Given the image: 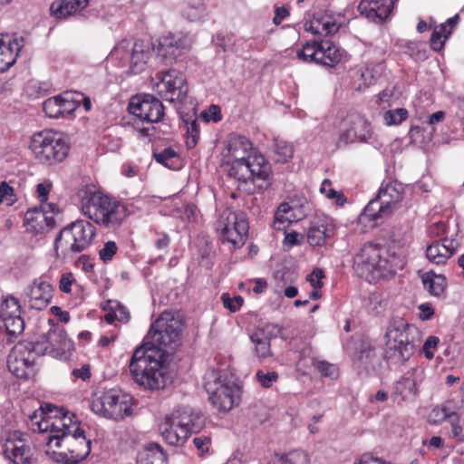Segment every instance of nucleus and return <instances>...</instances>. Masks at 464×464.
I'll list each match as a JSON object with an SVG mask.
<instances>
[{
	"mask_svg": "<svg viewBox=\"0 0 464 464\" xmlns=\"http://www.w3.org/2000/svg\"><path fill=\"white\" fill-rule=\"evenodd\" d=\"M252 144L245 136L231 135L228 140L227 149L233 161H245L248 159L247 153L251 150Z\"/></svg>",
	"mask_w": 464,
	"mask_h": 464,
	"instance_id": "c85d7f7f",
	"label": "nucleus"
},
{
	"mask_svg": "<svg viewBox=\"0 0 464 464\" xmlns=\"http://www.w3.org/2000/svg\"><path fill=\"white\" fill-rule=\"evenodd\" d=\"M167 417L174 421L175 426H179L185 430L188 436L199 428L197 421L200 419V416L198 413L194 412L190 407H181Z\"/></svg>",
	"mask_w": 464,
	"mask_h": 464,
	"instance_id": "b1692460",
	"label": "nucleus"
},
{
	"mask_svg": "<svg viewBox=\"0 0 464 464\" xmlns=\"http://www.w3.org/2000/svg\"><path fill=\"white\" fill-rule=\"evenodd\" d=\"M5 332L10 336H17L24 329V321L21 314L2 320Z\"/></svg>",
	"mask_w": 464,
	"mask_h": 464,
	"instance_id": "ea45409f",
	"label": "nucleus"
},
{
	"mask_svg": "<svg viewBox=\"0 0 464 464\" xmlns=\"http://www.w3.org/2000/svg\"><path fill=\"white\" fill-rule=\"evenodd\" d=\"M424 288L432 295L440 296L445 289V277L425 274L422 276Z\"/></svg>",
	"mask_w": 464,
	"mask_h": 464,
	"instance_id": "72a5a7b5",
	"label": "nucleus"
},
{
	"mask_svg": "<svg viewBox=\"0 0 464 464\" xmlns=\"http://www.w3.org/2000/svg\"><path fill=\"white\" fill-rule=\"evenodd\" d=\"M408 111L404 108L389 110L384 112L383 120L389 126L399 125L408 118Z\"/></svg>",
	"mask_w": 464,
	"mask_h": 464,
	"instance_id": "79ce46f5",
	"label": "nucleus"
},
{
	"mask_svg": "<svg viewBox=\"0 0 464 464\" xmlns=\"http://www.w3.org/2000/svg\"><path fill=\"white\" fill-rule=\"evenodd\" d=\"M248 223L245 214L225 209L218 220L217 230L223 242H227L235 248L241 247L246 239Z\"/></svg>",
	"mask_w": 464,
	"mask_h": 464,
	"instance_id": "f8f14e48",
	"label": "nucleus"
},
{
	"mask_svg": "<svg viewBox=\"0 0 464 464\" xmlns=\"http://www.w3.org/2000/svg\"><path fill=\"white\" fill-rule=\"evenodd\" d=\"M21 314V306L14 296L5 298L0 305V319L5 320Z\"/></svg>",
	"mask_w": 464,
	"mask_h": 464,
	"instance_id": "4c0bfd02",
	"label": "nucleus"
},
{
	"mask_svg": "<svg viewBox=\"0 0 464 464\" xmlns=\"http://www.w3.org/2000/svg\"><path fill=\"white\" fill-rule=\"evenodd\" d=\"M416 329L401 317L393 318L387 328L386 338L392 343L404 344L405 354L408 355L410 346H415L413 333Z\"/></svg>",
	"mask_w": 464,
	"mask_h": 464,
	"instance_id": "a211bd4d",
	"label": "nucleus"
},
{
	"mask_svg": "<svg viewBox=\"0 0 464 464\" xmlns=\"http://www.w3.org/2000/svg\"><path fill=\"white\" fill-rule=\"evenodd\" d=\"M304 30L313 34H321V20L319 14H314L313 20L304 23Z\"/></svg>",
	"mask_w": 464,
	"mask_h": 464,
	"instance_id": "052dcab7",
	"label": "nucleus"
},
{
	"mask_svg": "<svg viewBox=\"0 0 464 464\" xmlns=\"http://www.w3.org/2000/svg\"><path fill=\"white\" fill-rule=\"evenodd\" d=\"M132 44L133 42L130 40L121 41L111 51V56L122 61L130 60Z\"/></svg>",
	"mask_w": 464,
	"mask_h": 464,
	"instance_id": "c03bdc74",
	"label": "nucleus"
},
{
	"mask_svg": "<svg viewBox=\"0 0 464 464\" xmlns=\"http://www.w3.org/2000/svg\"><path fill=\"white\" fill-rule=\"evenodd\" d=\"M372 137L371 123L362 117H355L350 126L341 133L337 146L342 147L353 142H368Z\"/></svg>",
	"mask_w": 464,
	"mask_h": 464,
	"instance_id": "f3484780",
	"label": "nucleus"
},
{
	"mask_svg": "<svg viewBox=\"0 0 464 464\" xmlns=\"http://www.w3.org/2000/svg\"><path fill=\"white\" fill-rule=\"evenodd\" d=\"M193 443L197 450H198V454L203 455L204 453L208 451L210 439L206 436L196 437L193 439Z\"/></svg>",
	"mask_w": 464,
	"mask_h": 464,
	"instance_id": "0e129e2a",
	"label": "nucleus"
},
{
	"mask_svg": "<svg viewBox=\"0 0 464 464\" xmlns=\"http://www.w3.org/2000/svg\"><path fill=\"white\" fill-rule=\"evenodd\" d=\"M76 283L73 275L71 272L64 273L59 280V289L61 292L69 294L72 292V285Z\"/></svg>",
	"mask_w": 464,
	"mask_h": 464,
	"instance_id": "864d4df0",
	"label": "nucleus"
},
{
	"mask_svg": "<svg viewBox=\"0 0 464 464\" xmlns=\"http://www.w3.org/2000/svg\"><path fill=\"white\" fill-rule=\"evenodd\" d=\"M334 226L328 220L314 224L307 231V242L314 246H324L326 239L334 236Z\"/></svg>",
	"mask_w": 464,
	"mask_h": 464,
	"instance_id": "cd10ccee",
	"label": "nucleus"
},
{
	"mask_svg": "<svg viewBox=\"0 0 464 464\" xmlns=\"http://www.w3.org/2000/svg\"><path fill=\"white\" fill-rule=\"evenodd\" d=\"M404 187L398 181L382 183L374 198L370 200L361 214L362 221H377L390 218L401 206Z\"/></svg>",
	"mask_w": 464,
	"mask_h": 464,
	"instance_id": "6e6552de",
	"label": "nucleus"
},
{
	"mask_svg": "<svg viewBox=\"0 0 464 464\" xmlns=\"http://www.w3.org/2000/svg\"><path fill=\"white\" fill-rule=\"evenodd\" d=\"M25 345L35 355L50 354L53 357H58L70 348L71 342L67 339L63 329L53 325L45 334L41 335L35 341L25 342Z\"/></svg>",
	"mask_w": 464,
	"mask_h": 464,
	"instance_id": "ddd939ff",
	"label": "nucleus"
},
{
	"mask_svg": "<svg viewBox=\"0 0 464 464\" xmlns=\"http://www.w3.org/2000/svg\"><path fill=\"white\" fill-rule=\"evenodd\" d=\"M51 188L52 184L48 181L37 184L36 192L41 203H44L47 201Z\"/></svg>",
	"mask_w": 464,
	"mask_h": 464,
	"instance_id": "69168bd1",
	"label": "nucleus"
},
{
	"mask_svg": "<svg viewBox=\"0 0 464 464\" xmlns=\"http://www.w3.org/2000/svg\"><path fill=\"white\" fill-rule=\"evenodd\" d=\"M321 50V42L307 43L302 50L297 52V57L304 62L315 63L319 64V60L323 57Z\"/></svg>",
	"mask_w": 464,
	"mask_h": 464,
	"instance_id": "473e14b6",
	"label": "nucleus"
},
{
	"mask_svg": "<svg viewBox=\"0 0 464 464\" xmlns=\"http://www.w3.org/2000/svg\"><path fill=\"white\" fill-rule=\"evenodd\" d=\"M58 99L61 100L60 105L63 116L65 113H70L76 109V105L72 102L70 92H64L62 95H58Z\"/></svg>",
	"mask_w": 464,
	"mask_h": 464,
	"instance_id": "6e6d98bb",
	"label": "nucleus"
},
{
	"mask_svg": "<svg viewBox=\"0 0 464 464\" xmlns=\"http://www.w3.org/2000/svg\"><path fill=\"white\" fill-rule=\"evenodd\" d=\"M321 50L324 55L322 59L319 60V64L334 67L342 59L343 51L332 42L322 41Z\"/></svg>",
	"mask_w": 464,
	"mask_h": 464,
	"instance_id": "2f4dec72",
	"label": "nucleus"
},
{
	"mask_svg": "<svg viewBox=\"0 0 464 464\" xmlns=\"http://www.w3.org/2000/svg\"><path fill=\"white\" fill-rule=\"evenodd\" d=\"M0 445L5 457L14 464H29L31 462V450L25 444L23 434L19 430L2 428Z\"/></svg>",
	"mask_w": 464,
	"mask_h": 464,
	"instance_id": "4468645a",
	"label": "nucleus"
},
{
	"mask_svg": "<svg viewBox=\"0 0 464 464\" xmlns=\"http://www.w3.org/2000/svg\"><path fill=\"white\" fill-rule=\"evenodd\" d=\"M118 246L114 241H108L104 244L103 247L99 251L100 258L107 263L111 261L113 256L117 253Z\"/></svg>",
	"mask_w": 464,
	"mask_h": 464,
	"instance_id": "603ef678",
	"label": "nucleus"
},
{
	"mask_svg": "<svg viewBox=\"0 0 464 464\" xmlns=\"http://www.w3.org/2000/svg\"><path fill=\"white\" fill-rule=\"evenodd\" d=\"M34 354L35 353L25 345V342L19 343L8 355V370L17 378L26 377V369L34 363Z\"/></svg>",
	"mask_w": 464,
	"mask_h": 464,
	"instance_id": "dca6fc26",
	"label": "nucleus"
},
{
	"mask_svg": "<svg viewBox=\"0 0 464 464\" xmlns=\"http://www.w3.org/2000/svg\"><path fill=\"white\" fill-rule=\"evenodd\" d=\"M44 417L37 422L41 432L50 430L48 445L54 442L55 447L67 450L61 459L66 464H76L87 458L91 452V440H87L84 430L72 425V419L64 409L52 404L41 407Z\"/></svg>",
	"mask_w": 464,
	"mask_h": 464,
	"instance_id": "f03ea898",
	"label": "nucleus"
},
{
	"mask_svg": "<svg viewBox=\"0 0 464 464\" xmlns=\"http://www.w3.org/2000/svg\"><path fill=\"white\" fill-rule=\"evenodd\" d=\"M190 41L180 34H168L159 40V52L162 56L177 57L183 51L189 49Z\"/></svg>",
	"mask_w": 464,
	"mask_h": 464,
	"instance_id": "4be33fe9",
	"label": "nucleus"
},
{
	"mask_svg": "<svg viewBox=\"0 0 464 464\" xmlns=\"http://www.w3.org/2000/svg\"><path fill=\"white\" fill-rule=\"evenodd\" d=\"M405 265L404 257L391 246L368 242L353 257L354 272L369 283L390 279Z\"/></svg>",
	"mask_w": 464,
	"mask_h": 464,
	"instance_id": "7ed1b4c3",
	"label": "nucleus"
},
{
	"mask_svg": "<svg viewBox=\"0 0 464 464\" xmlns=\"http://www.w3.org/2000/svg\"><path fill=\"white\" fill-rule=\"evenodd\" d=\"M129 111L142 122L155 123L162 120L164 106L162 102L150 94L132 97L129 103Z\"/></svg>",
	"mask_w": 464,
	"mask_h": 464,
	"instance_id": "2eb2a0df",
	"label": "nucleus"
},
{
	"mask_svg": "<svg viewBox=\"0 0 464 464\" xmlns=\"http://www.w3.org/2000/svg\"><path fill=\"white\" fill-rule=\"evenodd\" d=\"M183 322L179 314L163 312L151 324L143 345L138 347L129 369L134 382L149 390H160L169 380L164 365L169 354L180 344Z\"/></svg>",
	"mask_w": 464,
	"mask_h": 464,
	"instance_id": "f257e3e1",
	"label": "nucleus"
},
{
	"mask_svg": "<svg viewBox=\"0 0 464 464\" xmlns=\"http://www.w3.org/2000/svg\"><path fill=\"white\" fill-rule=\"evenodd\" d=\"M82 211L94 223L110 230L119 228L129 216L124 203L101 191L85 193L82 198Z\"/></svg>",
	"mask_w": 464,
	"mask_h": 464,
	"instance_id": "20e7f679",
	"label": "nucleus"
},
{
	"mask_svg": "<svg viewBox=\"0 0 464 464\" xmlns=\"http://www.w3.org/2000/svg\"><path fill=\"white\" fill-rule=\"evenodd\" d=\"M415 346H410L408 355L404 352V344L392 343L386 342L385 358L394 364H402L408 361L414 353Z\"/></svg>",
	"mask_w": 464,
	"mask_h": 464,
	"instance_id": "7c9ffc66",
	"label": "nucleus"
},
{
	"mask_svg": "<svg viewBox=\"0 0 464 464\" xmlns=\"http://www.w3.org/2000/svg\"><path fill=\"white\" fill-rule=\"evenodd\" d=\"M291 208L288 206V204L284 203L281 204L276 213L275 218L276 222H285V221H291V218L287 214L290 212Z\"/></svg>",
	"mask_w": 464,
	"mask_h": 464,
	"instance_id": "338daca9",
	"label": "nucleus"
},
{
	"mask_svg": "<svg viewBox=\"0 0 464 464\" xmlns=\"http://www.w3.org/2000/svg\"><path fill=\"white\" fill-rule=\"evenodd\" d=\"M96 230L87 220H76L57 235L54 249L57 256L71 258L85 250L92 242Z\"/></svg>",
	"mask_w": 464,
	"mask_h": 464,
	"instance_id": "0eeeda50",
	"label": "nucleus"
},
{
	"mask_svg": "<svg viewBox=\"0 0 464 464\" xmlns=\"http://www.w3.org/2000/svg\"><path fill=\"white\" fill-rule=\"evenodd\" d=\"M153 90L165 101L183 102L188 87L185 76L175 69L159 72L152 79Z\"/></svg>",
	"mask_w": 464,
	"mask_h": 464,
	"instance_id": "9b49d317",
	"label": "nucleus"
},
{
	"mask_svg": "<svg viewBox=\"0 0 464 464\" xmlns=\"http://www.w3.org/2000/svg\"><path fill=\"white\" fill-rule=\"evenodd\" d=\"M273 464H310V457L305 451L293 450L276 458Z\"/></svg>",
	"mask_w": 464,
	"mask_h": 464,
	"instance_id": "f704fd0d",
	"label": "nucleus"
},
{
	"mask_svg": "<svg viewBox=\"0 0 464 464\" xmlns=\"http://www.w3.org/2000/svg\"><path fill=\"white\" fill-rule=\"evenodd\" d=\"M258 382L265 388H270L277 381L278 374L276 372L258 371L256 374Z\"/></svg>",
	"mask_w": 464,
	"mask_h": 464,
	"instance_id": "3c124183",
	"label": "nucleus"
},
{
	"mask_svg": "<svg viewBox=\"0 0 464 464\" xmlns=\"http://www.w3.org/2000/svg\"><path fill=\"white\" fill-rule=\"evenodd\" d=\"M187 147L188 149L194 148L199 139V129L196 120L192 121L187 128Z\"/></svg>",
	"mask_w": 464,
	"mask_h": 464,
	"instance_id": "8fccbe9b",
	"label": "nucleus"
},
{
	"mask_svg": "<svg viewBox=\"0 0 464 464\" xmlns=\"http://www.w3.org/2000/svg\"><path fill=\"white\" fill-rule=\"evenodd\" d=\"M204 386L218 411H228L239 402V387L234 382L217 377L215 372L206 374Z\"/></svg>",
	"mask_w": 464,
	"mask_h": 464,
	"instance_id": "9d476101",
	"label": "nucleus"
},
{
	"mask_svg": "<svg viewBox=\"0 0 464 464\" xmlns=\"http://www.w3.org/2000/svg\"><path fill=\"white\" fill-rule=\"evenodd\" d=\"M221 300L224 307L228 309L232 313L238 311L244 303V299L242 296L235 295L231 297L227 293L222 294Z\"/></svg>",
	"mask_w": 464,
	"mask_h": 464,
	"instance_id": "49530a36",
	"label": "nucleus"
},
{
	"mask_svg": "<svg viewBox=\"0 0 464 464\" xmlns=\"http://www.w3.org/2000/svg\"><path fill=\"white\" fill-rule=\"evenodd\" d=\"M16 201L14 188L5 181L0 183V204L5 203L6 206H12Z\"/></svg>",
	"mask_w": 464,
	"mask_h": 464,
	"instance_id": "de8ad7c7",
	"label": "nucleus"
},
{
	"mask_svg": "<svg viewBox=\"0 0 464 464\" xmlns=\"http://www.w3.org/2000/svg\"><path fill=\"white\" fill-rule=\"evenodd\" d=\"M393 0H374L373 5L377 10L378 21L382 22L392 12Z\"/></svg>",
	"mask_w": 464,
	"mask_h": 464,
	"instance_id": "09e8293b",
	"label": "nucleus"
},
{
	"mask_svg": "<svg viewBox=\"0 0 464 464\" xmlns=\"http://www.w3.org/2000/svg\"><path fill=\"white\" fill-rule=\"evenodd\" d=\"M111 309L114 310V315L116 317V320L123 323H127L129 321L130 313L124 305L116 302L115 305L111 306Z\"/></svg>",
	"mask_w": 464,
	"mask_h": 464,
	"instance_id": "e2e57ef3",
	"label": "nucleus"
},
{
	"mask_svg": "<svg viewBox=\"0 0 464 464\" xmlns=\"http://www.w3.org/2000/svg\"><path fill=\"white\" fill-rule=\"evenodd\" d=\"M132 399L120 390L95 392L91 399L92 411L104 418L119 420L130 415Z\"/></svg>",
	"mask_w": 464,
	"mask_h": 464,
	"instance_id": "1a4fd4ad",
	"label": "nucleus"
},
{
	"mask_svg": "<svg viewBox=\"0 0 464 464\" xmlns=\"http://www.w3.org/2000/svg\"><path fill=\"white\" fill-rule=\"evenodd\" d=\"M141 463L147 464H168V459L162 448L156 443H150L144 447L139 453L138 458Z\"/></svg>",
	"mask_w": 464,
	"mask_h": 464,
	"instance_id": "c756f323",
	"label": "nucleus"
},
{
	"mask_svg": "<svg viewBox=\"0 0 464 464\" xmlns=\"http://www.w3.org/2000/svg\"><path fill=\"white\" fill-rule=\"evenodd\" d=\"M89 0H56L50 6L51 15L55 19H65L87 7Z\"/></svg>",
	"mask_w": 464,
	"mask_h": 464,
	"instance_id": "a878e982",
	"label": "nucleus"
},
{
	"mask_svg": "<svg viewBox=\"0 0 464 464\" xmlns=\"http://www.w3.org/2000/svg\"><path fill=\"white\" fill-rule=\"evenodd\" d=\"M439 343V338L436 336H430L424 343L422 351L427 359H432L434 356V351Z\"/></svg>",
	"mask_w": 464,
	"mask_h": 464,
	"instance_id": "13d9d810",
	"label": "nucleus"
},
{
	"mask_svg": "<svg viewBox=\"0 0 464 464\" xmlns=\"http://www.w3.org/2000/svg\"><path fill=\"white\" fill-rule=\"evenodd\" d=\"M44 209L39 210L38 208L28 209L24 215V219L27 223H38V221L44 220Z\"/></svg>",
	"mask_w": 464,
	"mask_h": 464,
	"instance_id": "bf43d9fd",
	"label": "nucleus"
},
{
	"mask_svg": "<svg viewBox=\"0 0 464 464\" xmlns=\"http://www.w3.org/2000/svg\"><path fill=\"white\" fill-rule=\"evenodd\" d=\"M458 243L453 239H443L442 243L434 242L427 246V258L437 265L444 264L456 251Z\"/></svg>",
	"mask_w": 464,
	"mask_h": 464,
	"instance_id": "5701e85b",
	"label": "nucleus"
},
{
	"mask_svg": "<svg viewBox=\"0 0 464 464\" xmlns=\"http://www.w3.org/2000/svg\"><path fill=\"white\" fill-rule=\"evenodd\" d=\"M316 367L324 376L330 377L331 379H335L338 376V369L334 364L318 362Z\"/></svg>",
	"mask_w": 464,
	"mask_h": 464,
	"instance_id": "5fc2aeb1",
	"label": "nucleus"
},
{
	"mask_svg": "<svg viewBox=\"0 0 464 464\" xmlns=\"http://www.w3.org/2000/svg\"><path fill=\"white\" fill-rule=\"evenodd\" d=\"M423 369L411 368L395 383L394 392L403 401H413L418 394V385L423 380Z\"/></svg>",
	"mask_w": 464,
	"mask_h": 464,
	"instance_id": "6ab92c4d",
	"label": "nucleus"
},
{
	"mask_svg": "<svg viewBox=\"0 0 464 464\" xmlns=\"http://www.w3.org/2000/svg\"><path fill=\"white\" fill-rule=\"evenodd\" d=\"M160 430L163 440L169 445L181 446L189 437L185 430L179 426H175L174 421L165 417L164 421L160 426Z\"/></svg>",
	"mask_w": 464,
	"mask_h": 464,
	"instance_id": "bb28decb",
	"label": "nucleus"
},
{
	"mask_svg": "<svg viewBox=\"0 0 464 464\" xmlns=\"http://www.w3.org/2000/svg\"><path fill=\"white\" fill-rule=\"evenodd\" d=\"M450 35V30H446V24H440L437 26L430 36V47L432 50L440 51L445 44L446 39Z\"/></svg>",
	"mask_w": 464,
	"mask_h": 464,
	"instance_id": "58836bf2",
	"label": "nucleus"
},
{
	"mask_svg": "<svg viewBox=\"0 0 464 464\" xmlns=\"http://www.w3.org/2000/svg\"><path fill=\"white\" fill-rule=\"evenodd\" d=\"M322 34L325 35L335 34L339 30V25L331 18L320 16Z\"/></svg>",
	"mask_w": 464,
	"mask_h": 464,
	"instance_id": "4d7b16f0",
	"label": "nucleus"
},
{
	"mask_svg": "<svg viewBox=\"0 0 464 464\" xmlns=\"http://www.w3.org/2000/svg\"><path fill=\"white\" fill-rule=\"evenodd\" d=\"M276 160L277 162H286L293 156V147L289 143L282 140H275L274 142Z\"/></svg>",
	"mask_w": 464,
	"mask_h": 464,
	"instance_id": "a19ab883",
	"label": "nucleus"
},
{
	"mask_svg": "<svg viewBox=\"0 0 464 464\" xmlns=\"http://www.w3.org/2000/svg\"><path fill=\"white\" fill-rule=\"evenodd\" d=\"M324 277V271L322 269L316 268L308 276L307 280L314 289H318L323 286L322 279Z\"/></svg>",
	"mask_w": 464,
	"mask_h": 464,
	"instance_id": "680f3d73",
	"label": "nucleus"
},
{
	"mask_svg": "<svg viewBox=\"0 0 464 464\" xmlns=\"http://www.w3.org/2000/svg\"><path fill=\"white\" fill-rule=\"evenodd\" d=\"M256 333H262V336L266 337L269 341L277 337L282 339L287 338L284 334V328L278 324H267L262 329H258Z\"/></svg>",
	"mask_w": 464,
	"mask_h": 464,
	"instance_id": "a18cd8bd",
	"label": "nucleus"
},
{
	"mask_svg": "<svg viewBox=\"0 0 464 464\" xmlns=\"http://www.w3.org/2000/svg\"><path fill=\"white\" fill-rule=\"evenodd\" d=\"M23 47V37L11 38L6 35L0 39V60L3 72L15 63Z\"/></svg>",
	"mask_w": 464,
	"mask_h": 464,
	"instance_id": "412c9836",
	"label": "nucleus"
},
{
	"mask_svg": "<svg viewBox=\"0 0 464 464\" xmlns=\"http://www.w3.org/2000/svg\"><path fill=\"white\" fill-rule=\"evenodd\" d=\"M60 102L61 100L58 99V96L49 98L44 102L43 110L50 118L57 119L63 117Z\"/></svg>",
	"mask_w": 464,
	"mask_h": 464,
	"instance_id": "37998d69",
	"label": "nucleus"
},
{
	"mask_svg": "<svg viewBox=\"0 0 464 464\" xmlns=\"http://www.w3.org/2000/svg\"><path fill=\"white\" fill-rule=\"evenodd\" d=\"M185 14L189 21L194 22L200 19L203 14V9L201 7L191 6L186 10Z\"/></svg>",
	"mask_w": 464,
	"mask_h": 464,
	"instance_id": "774afa93",
	"label": "nucleus"
},
{
	"mask_svg": "<svg viewBox=\"0 0 464 464\" xmlns=\"http://www.w3.org/2000/svg\"><path fill=\"white\" fill-rule=\"evenodd\" d=\"M153 157L157 162L170 169H178L179 155L171 148H166L159 152L155 151L153 152Z\"/></svg>",
	"mask_w": 464,
	"mask_h": 464,
	"instance_id": "c9c22d12",
	"label": "nucleus"
},
{
	"mask_svg": "<svg viewBox=\"0 0 464 464\" xmlns=\"http://www.w3.org/2000/svg\"><path fill=\"white\" fill-rule=\"evenodd\" d=\"M262 334H263L262 333L255 332L250 336V339L255 345L256 354L260 359H265L266 357L271 356L272 352H271L270 341L266 337L262 336Z\"/></svg>",
	"mask_w": 464,
	"mask_h": 464,
	"instance_id": "e433bc0d",
	"label": "nucleus"
},
{
	"mask_svg": "<svg viewBox=\"0 0 464 464\" xmlns=\"http://www.w3.org/2000/svg\"><path fill=\"white\" fill-rule=\"evenodd\" d=\"M151 47L148 43L141 40L133 42L130 50V69L134 73L142 72L151 55Z\"/></svg>",
	"mask_w": 464,
	"mask_h": 464,
	"instance_id": "393cba45",
	"label": "nucleus"
},
{
	"mask_svg": "<svg viewBox=\"0 0 464 464\" xmlns=\"http://www.w3.org/2000/svg\"><path fill=\"white\" fill-rule=\"evenodd\" d=\"M228 175L237 182V188L248 195L263 191L271 185V166L263 155L248 156L245 161H232Z\"/></svg>",
	"mask_w": 464,
	"mask_h": 464,
	"instance_id": "39448f33",
	"label": "nucleus"
},
{
	"mask_svg": "<svg viewBox=\"0 0 464 464\" xmlns=\"http://www.w3.org/2000/svg\"><path fill=\"white\" fill-rule=\"evenodd\" d=\"M25 295L32 309L42 310L48 305L53 297V285L40 278L27 286Z\"/></svg>",
	"mask_w": 464,
	"mask_h": 464,
	"instance_id": "aec40b11",
	"label": "nucleus"
},
{
	"mask_svg": "<svg viewBox=\"0 0 464 464\" xmlns=\"http://www.w3.org/2000/svg\"><path fill=\"white\" fill-rule=\"evenodd\" d=\"M68 137L60 131L44 130L33 135L30 150L42 165L53 166L63 162L70 151Z\"/></svg>",
	"mask_w": 464,
	"mask_h": 464,
	"instance_id": "423d86ee",
	"label": "nucleus"
}]
</instances>
